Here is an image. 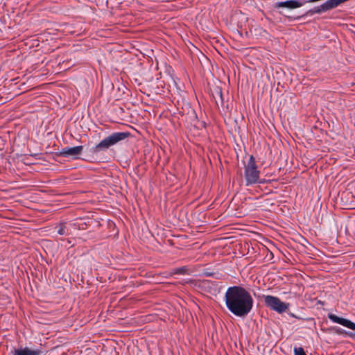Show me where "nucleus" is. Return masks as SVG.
<instances>
[{"label":"nucleus","mask_w":355,"mask_h":355,"mask_svg":"<svg viewBox=\"0 0 355 355\" xmlns=\"http://www.w3.org/2000/svg\"><path fill=\"white\" fill-rule=\"evenodd\" d=\"M244 169L246 186L257 183H263V181L259 179L260 172L257 169L255 158L253 155L250 156L248 163L245 164Z\"/></svg>","instance_id":"2"},{"label":"nucleus","mask_w":355,"mask_h":355,"mask_svg":"<svg viewBox=\"0 0 355 355\" xmlns=\"http://www.w3.org/2000/svg\"><path fill=\"white\" fill-rule=\"evenodd\" d=\"M58 233L60 235H62L64 233V226L63 225H60L58 230Z\"/></svg>","instance_id":"12"},{"label":"nucleus","mask_w":355,"mask_h":355,"mask_svg":"<svg viewBox=\"0 0 355 355\" xmlns=\"http://www.w3.org/2000/svg\"><path fill=\"white\" fill-rule=\"evenodd\" d=\"M42 352L40 350H33L28 348L17 349L15 351L14 355H41Z\"/></svg>","instance_id":"8"},{"label":"nucleus","mask_w":355,"mask_h":355,"mask_svg":"<svg viewBox=\"0 0 355 355\" xmlns=\"http://www.w3.org/2000/svg\"><path fill=\"white\" fill-rule=\"evenodd\" d=\"M224 299L227 309L237 317H245L253 307L254 300L250 293L240 286L229 287Z\"/></svg>","instance_id":"1"},{"label":"nucleus","mask_w":355,"mask_h":355,"mask_svg":"<svg viewBox=\"0 0 355 355\" xmlns=\"http://www.w3.org/2000/svg\"><path fill=\"white\" fill-rule=\"evenodd\" d=\"M188 270L189 269L186 266H183L173 269V273L178 275H184L188 272Z\"/></svg>","instance_id":"10"},{"label":"nucleus","mask_w":355,"mask_h":355,"mask_svg":"<svg viewBox=\"0 0 355 355\" xmlns=\"http://www.w3.org/2000/svg\"><path fill=\"white\" fill-rule=\"evenodd\" d=\"M343 331H341V330H338L337 332L339 333V334H342Z\"/></svg>","instance_id":"14"},{"label":"nucleus","mask_w":355,"mask_h":355,"mask_svg":"<svg viewBox=\"0 0 355 355\" xmlns=\"http://www.w3.org/2000/svg\"><path fill=\"white\" fill-rule=\"evenodd\" d=\"M279 14H281V15H283V14H284L282 11H279Z\"/></svg>","instance_id":"15"},{"label":"nucleus","mask_w":355,"mask_h":355,"mask_svg":"<svg viewBox=\"0 0 355 355\" xmlns=\"http://www.w3.org/2000/svg\"><path fill=\"white\" fill-rule=\"evenodd\" d=\"M328 318L334 322L340 324L350 329L355 330V323L348 319L338 317L333 313H329Z\"/></svg>","instance_id":"5"},{"label":"nucleus","mask_w":355,"mask_h":355,"mask_svg":"<svg viewBox=\"0 0 355 355\" xmlns=\"http://www.w3.org/2000/svg\"><path fill=\"white\" fill-rule=\"evenodd\" d=\"M264 302L268 307L279 313L285 312L289 306V304L284 303L278 297L272 295L264 296Z\"/></svg>","instance_id":"4"},{"label":"nucleus","mask_w":355,"mask_h":355,"mask_svg":"<svg viewBox=\"0 0 355 355\" xmlns=\"http://www.w3.org/2000/svg\"><path fill=\"white\" fill-rule=\"evenodd\" d=\"M294 354L295 355H306L302 347H295Z\"/></svg>","instance_id":"11"},{"label":"nucleus","mask_w":355,"mask_h":355,"mask_svg":"<svg viewBox=\"0 0 355 355\" xmlns=\"http://www.w3.org/2000/svg\"><path fill=\"white\" fill-rule=\"evenodd\" d=\"M130 135L129 132H114L110 136L102 140L97 144L93 149L94 152L99 150H105L108 149L110 146L117 144L118 142L126 139Z\"/></svg>","instance_id":"3"},{"label":"nucleus","mask_w":355,"mask_h":355,"mask_svg":"<svg viewBox=\"0 0 355 355\" xmlns=\"http://www.w3.org/2000/svg\"><path fill=\"white\" fill-rule=\"evenodd\" d=\"M212 96L217 105H218L219 103L221 105L223 104V92L220 87H216L214 88L212 91Z\"/></svg>","instance_id":"7"},{"label":"nucleus","mask_w":355,"mask_h":355,"mask_svg":"<svg viewBox=\"0 0 355 355\" xmlns=\"http://www.w3.org/2000/svg\"><path fill=\"white\" fill-rule=\"evenodd\" d=\"M83 150L82 146H75L71 148H64L60 153L59 155L62 157H71L73 158H77L78 155L81 154Z\"/></svg>","instance_id":"6"},{"label":"nucleus","mask_w":355,"mask_h":355,"mask_svg":"<svg viewBox=\"0 0 355 355\" xmlns=\"http://www.w3.org/2000/svg\"><path fill=\"white\" fill-rule=\"evenodd\" d=\"M345 333L352 338H355V333L346 332V331H345Z\"/></svg>","instance_id":"13"},{"label":"nucleus","mask_w":355,"mask_h":355,"mask_svg":"<svg viewBox=\"0 0 355 355\" xmlns=\"http://www.w3.org/2000/svg\"><path fill=\"white\" fill-rule=\"evenodd\" d=\"M101 226L100 221L98 220L97 217L94 218V215L90 216V227L92 228H98Z\"/></svg>","instance_id":"9"}]
</instances>
